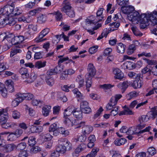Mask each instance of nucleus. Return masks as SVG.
<instances>
[{"label": "nucleus", "instance_id": "obj_1", "mask_svg": "<svg viewBox=\"0 0 157 157\" xmlns=\"http://www.w3.org/2000/svg\"><path fill=\"white\" fill-rule=\"evenodd\" d=\"M151 15L150 12H147L146 13L141 14L140 15L137 11L132 13L128 17L129 20L132 22L136 21V23H139L141 24H146L150 21V15Z\"/></svg>", "mask_w": 157, "mask_h": 157}, {"label": "nucleus", "instance_id": "obj_2", "mask_svg": "<svg viewBox=\"0 0 157 157\" xmlns=\"http://www.w3.org/2000/svg\"><path fill=\"white\" fill-rule=\"evenodd\" d=\"M63 123L66 125L68 127L75 126V129L80 128L85 124L84 121H81L78 119L72 121L68 117H63Z\"/></svg>", "mask_w": 157, "mask_h": 157}, {"label": "nucleus", "instance_id": "obj_3", "mask_svg": "<svg viewBox=\"0 0 157 157\" xmlns=\"http://www.w3.org/2000/svg\"><path fill=\"white\" fill-rule=\"evenodd\" d=\"M13 7H14V5L13 3L11 5H6L2 8L4 16L5 17L13 16Z\"/></svg>", "mask_w": 157, "mask_h": 157}, {"label": "nucleus", "instance_id": "obj_4", "mask_svg": "<svg viewBox=\"0 0 157 157\" xmlns=\"http://www.w3.org/2000/svg\"><path fill=\"white\" fill-rule=\"evenodd\" d=\"M142 78L141 77L140 75L138 74L136 75L135 80H134L132 84V86L134 89L140 88L142 84Z\"/></svg>", "mask_w": 157, "mask_h": 157}, {"label": "nucleus", "instance_id": "obj_5", "mask_svg": "<svg viewBox=\"0 0 157 157\" xmlns=\"http://www.w3.org/2000/svg\"><path fill=\"white\" fill-rule=\"evenodd\" d=\"M80 108L82 112L85 113H89L91 112L88 102L86 101H82L80 102Z\"/></svg>", "mask_w": 157, "mask_h": 157}, {"label": "nucleus", "instance_id": "obj_6", "mask_svg": "<svg viewBox=\"0 0 157 157\" xmlns=\"http://www.w3.org/2000/svg\"><path fill=\"white\" fill-rule=\"evenodd\" d=\"M87 73L85 75V78L87 79L88 77H93L95 74L96 70L93 64L89 63L87 66Z\"/></svg>", "mask_w": 157, "mask_h": 157}, {"label": "nucleus", "instance_id": "obj_7", "mask_svg": "<svg viewBox=\"0 0 157 157\" xmlns=\"http://www.w3.org/2000/svg\"><path fill=\"white\" fill-rule=\"evenodd\" d=\"M49 32V29L46 28L44 29L40 33L38 36L35 38V40L36 42L38 43L42 42L46 40V38L42 39V38L45 36Z\"/></svg>", "mask_w": 157, "mask_h": 157}, {"label": "nucleus", "instance_id": "obj_8", "mask_svg": "<svg viewBox=\"0 0 157 157\" xmlns=\"http://www.w3.org/2000/svg\"><path fill=\"white\" fill-rule=\"evenodd\" d=\"M63 66L62 65H58L53 69H51L47 72L48 75H52L55 74L60 73L63 70Z\"/></svg>", "mask_w": 157, "mask_h": 157}, {"label": "nucleus", "instance_id": "obj_9", "mask_svg": "<svg viewBox=\"0 0 157 157\" xmlns=\"http://www.w3.org/2000/svg\"><path fill=\"white\" fill-rule=\"evenodd\" d=\"M94 16L91 15L88 17L85 20V25H83V27L86 29L87 27L90 25L91 24H95L98 22L96 20L94 19Z\"/></svg>", "mask_w": 157, "mask_h": 157}, {"label": "nucleus", "instance_id": "obj_10", "mask_svg": "<svg viewBox=\"0 0 157 157\" xmlns=\"http://www.w3.org/2000/svg\"><path fill=\"white\" fill-rule=\"evenodd\" d=\"M144 127L145 126L144 125H143L142 126H141V125H140L138 127V128H136L135 127H131L128 129L127 134H137V129H138L139 130L141 129Z\"/></svg>", "mask_w": 157, "mask_h": 157}, {"label": "nucleus", "instance_id": "obj_11", "mask_svg": "<svg viewBox=\"0 0 157 157\" xmlns=\"http://www.w3.org/2000/svg\"><path fill=\"white\" fill-rule=\"evenodd\" d=\"M66 148H56V151L52 152L51 157H59L60 154L64 153L66 151Z\"/></svg>", "mask_w": 157, "mask_h": 157}, {"label": "nucleus", "instance_id": "obj_12", "mask_svg": "<svg viewBox=\"0 0 157 157\" xmlns=\"http://www.w3.org/2000/svg\"><path fill=\"white\" fill-rule=\"evenodd\" d=\"M59 147H71V144L67 140L65 139L60 138L58 140Z\"/></svg>", "mask_w": 157, "mask_h": 157}, {"label": "nucleus", "instance_id": "obj_13", "mask_svg": "<svg viewBox=\"0 0 157 157\" xmlns=\"http://www.w3.org/2000/svg\"><path fill=\"white\" fill-rule=\"evenodd\" d=\"M85 122L84 125L82 126V133L84 135H87L92 132L93 130V127L90 125H85Z\"/></svg>", "mask_w": 157, "mask_h": 157}, {"label": "nucleus", "instance_id": "obj_14", "mask_svg": "<svg viewBox=\"0 0 157 157\" xmlns=\"http://www.w3.org/2000/svg\"><path fill=\"white\" fill-rule=\"evenodd\" d=\"M21 93H19L17 94L16 97L12 102L11 105L13 107L17 106L20 103L23 101Z\"/></svg>", "mask_w": 157, "mask_h": 157}, {"label": "nucleus", "instance_id": "obj_15", "mask_svg": "<svg viewBox=\"0 0 157 157\" xmlns=\"http://www.w3.org/2000/svg\"><path fill=\"white\" fill-rule=\"evenodd\" d=\"M8 118V113L4 112L3 110L0 109V123L2 124L6 122Z\"/></svg>", "mask_w": 157, "mask_h": 157}, {"label": "nucleus", "instance_id": "obj_16", "mask_svg": "<svg viewBox=\"0 0 157 157\" xmlns=\"http://www.w3.org/2000/svg\"><path fill=\"white\" fill-rule=\"evenodd\" d=\"M63 7L62 8L61 10L62 11L66 13H67L70 10H71V6L69 1H67L64 0L63 1Z\"/></svg>", "mask_w": 157, "mask_h": 157}, {"label": "nucleus", "instance_id": "obj_17", "mask_svg": "<svg viewBox=\"0 0 157 157\" xmlns=\"http://www.w3.org/2000/svg\"><path fill=\"white\" fill-rule=\"evenodd\" d=\"M57 129V124L55 123H54L49 126L48 131L50 132H53V135L56 136L59 135Z\"/></svg>", "mask_w": 157, "mask_h": 157}, {"label": "nucleus", "instance_id": "obj_18", "mask_svg": "<svg viewBox=\"0 0 157 157\" xmlns=\"http://www.w3.org/2000/svg\"><path fill=\"white\" fill-rule=\"evenodd\" d=\"M119 116L123 115H132L134 114V113L130 108L125 106L124 107V109L118 114Z\"/></svg>", "mask_w": 157, "mask_h": 157}, {"label": "nucleus", "instance_id": "obj_19", "mask_svg": "<svg viewBox=\"0 0 157 157\" xmlns=\"http://www.w3.org/2000/svg\"><path fill=\"white\" fill-rule=\"evenodd\" d=\"M82 112L81 110L78 108H74L72 114L75 118L80 119L82 118Z\"/></svg>", "mask_w": 157, "mask_h": 157}, {"label": "nucleus", "instance_id": "obj_20", "mask_svg": "<svg viewBox=\"0 0 157 157\" xmlns=\"http://www.w3.org/2000/svg\"><path fill=\"white\" fill-rule=\"evenodd\" d=\"M134 67V63L130 61H127L125 62L121 66V68L124 70L126 69L131 70Z\"/></svg>", "mask_w": 157, "mask_h": 157}, {"label": "nucleus", "instance_id": "obj_21", "mask_svg": "<svg viewBox=\"0 0 157 157\" xmlns=\"http://www.w3.org/2000/svg\"><path fill=\"white\" fill-rule=\"evenodd\" d=\"M74 107L70 106L64 110L63 117H68L73 113Z\"/></svg>", "mask_w": 157, "mask_h": 157}, {"label": "nucleus", "instance_id": "obj_22", "mask_svg": "<svg viewBox=\"0 0 157 157\" xmlns=\"http://www.w3.org/2000/svg\"><path fill=\"white\" fill-rule=\"evenodd\" d=\"M37 77V75L34 72H32L30 75L27 78L25 82L28 83H30L34 82Z\"/></svg>", "mask_w": 157, "mask_h": 157}, {"label": "nucleus", "instance_id": "obj_23", "mask_svg": "<svg viewBox=\"0 0 157 157\" xmlns=\"http://www.w3.org/2000/svg\"><path fill=\"white\" fill-rule=\"evenodd\" d=\"M128 83L127 81H124L123 82L118 83L117 86L119 89L121 90L122 93L124 92L128 86Z\"/></svg>", "mask_w": 157, "mask_h": 157}, {"label": "nucleus", "instance_id": "obj_24", "mask_svg": "<svg viewBox=\"0 0 157 157\" xmlns=\"http://www.w3.org/2000/svg\"><path fill=\"white\" fill-rule=\"evenodd\" d=\"M13 17L12 16L6 17V25L8 24L10 26H12L15 24L16 21Z\"/></svg>", "mask_w": 157, "mask_h": 157}, {"label": "nucleus", "instance_id": "obj_25", "mask_svg": "<svg viewBox=\"0 0 157 157\" xmlns=\"http://www.w3.org/2000/svg\"><path fill=\"white\" fill-rule=\"evenodd\" d=\"M103 8H100L98 9L96 13V18L95 19L96 20L97 22H98L101 20L103 19L102 16L103 12Z\"/></svg>", "mask_w": 157, "mask_h": 157}, {"label": "nucleus", "instance_id": "obj_26", "mask_svg": "<svg viewBox=\"0 0 157 157\" xmlns=\"http://www.w3.org/2000/svg\"><path fill=\"white\" fill-rule=\"evenodd\" d=\"M125 46L121 43L117 44L116 47V50L117 53L122 54L124 52Z\"/></svg>", "mask_w": 157, "mask_h": 157}, {"label": "nucleus", "instance_id": "obj_27", "mask_svg": "<svg viewBox=\"0 0 157 157\" xmlns=\"http://www.w3.org/2000/svg\"><path fill=\"white\" fill-rule=\"evenodd\" d=\"M51 107L50 105H46L42 108V113L43 116L45 117L48 116L50 111Z\"/></svg>", "mask_w": 157, "mask_h": 157}, {"label": "nucleus", "instance_id": "obj_28", "mask_svg": "<svg viewBox=\"0 0 157 157\" xmlns=\"http://www.w3.org/2000/svg\"><path fill=\"white\" fill-rule=\"evenodd\" d=\"M73 93L76 95V96L78 98V101H79L80 100H81L84 99V96L82 94L80 91H78L77 89H75L72 90Z\"/></svg>", "mask_w": 157, "mask_h": 157}, {"label": "nucleus", "instance_id": "obj_29", "mask_svg": "<svg viewBox=\"0 0 157 157\" xmlns=\"http://www.w3.org/2000/svg\"><path fill=\"white\" fill-rule=\"evenodd\" d=\"M75 80L79 84L78 87H82L84 85V79L81 75H78Z\"/></svg>", "mask_w": 157, "mask_h": 157}, {"label": "nucleus", "instance_id": "obj_30", "mask_svg": "<svg viewBox=\"0 0 157 157\" xmlns=\"http://www.w3.org/2000/svg\"><path fill=\"white\" fill-rule=\"evenodd\" d=\"M22 99H23V101L24 99L26 100H30L34 98V96L33 94L29 93H21Z\"/></svg>", "mask_w": 157, "mask_h": 157}, {"label": "nucleus", "instance_id": "obj_31", "mask_svg": "<svg viewBox=\"0 0 157 157\" xmlns=\"http://www.w3.org/2000/svg\"><path fill=\"white\" fill-rule=\"evenodd\" d=\"M126 141V140L125 138H122L120 139H116L114 143L116 146H120L121 145L124 144Z\"/></svg>", "mask_w": 157, "mask_h": 157}, {"label": "nucleus", "instance_id": "obj_32", "mask_svg": "<svg viewBox=\"0 0 157 157\" xmlns=\"http://www.w3.org/2000/svg\"><path fill=\"white\" fill-rule=\"evenodd\" d=\"M51 14L55 16L56 20L57 21H62L63 17L62 13L59 11H57L51 13Z\"/></svg>", "mask_w": 157, "mask_h": 157}, {"label": "nucleus", "instance_id": "obj_33", "mask_svg": "<svg viewBox=\"0 0 157 157\" xmlns=\"http://www.w3.org/2000/svg\"><path fill=\"white\" fill-rule=\"evenodd\" d=\"M30 129L31 131L33 133L39 132L42 131L43 128L41 126L36 127L34 125H32L31 126Z\"/></svg>", "mask_w": 157, "mask_h": 157}, {"label": "nucleus", "instance_id": "obj_34", "mask_svg": "<svg viewBox=\"0 0 157 157\" xmlns=\"http://www.w3.org/2000/svg\"><path fill=\"white\" fill-rule=\"evenodd\" d=\"M46 62L38 61L35 62L34 67L37 69H40L44 67L46 65Z\"/></svg>", "mask_w": 157, "mask_h": 157}, {"label": "nucleus", "instance_id": "obj_35", "mask_svg": "<svg viewBox=\"0 0 157 157\" xmlns=\"http://www.w3.org/2000/svg\"><path fill=\"white\" fill-rule=\"evenodd\" d=\"M0 94L3 98L7 97V91L6 87L4 85L0 88Z\"/></svg>", "mask_w": 157, "mask_h": 157}, {"label": "nucleus", "instance_id": "obj_36", "mask_svg": "<svg viewBox=\"0 0 157 157\" xmlns=\"http://www.w3.org/2000/svg\"><path fill=\"white\" fill-rule=\"evenodd\" d=\"M138 95V93L136 91H133L128 94L127 95V97L128 100H130L132 98L137 97Z\"/></svg>", "mask_w": 157, "mask_h": 157}, {"label": "nucleus", "instance_id": "obj_37", "mask_svg": "<svg viewBox=\"0 0 157 157\" xmlns=\"http://www.w3.org/2000/svg\"><path fill=\"white\" fill-rule=\"evenodd\" d=\"M150 118L154 119L157 116V110L154 109H152L151 110L147 113Z\"/></svg>", "mask_w": 157, "mask_h": 157}, {"label": "nucleus", "instance_id": "obj_38", "mask_svg": "<svg viewBox=\"0 0 157 157\" xmlns=\"http://www.w3.org/2000/svg\"><path fill=\"white\" fill-rule=\"evenodd\" d=\"M47 17L43 14L40 15L37 17V22L39 24L44 23L47 19Z\"/></svg>", "mask_w": 157, "mask_h": 157}, {"label": "nucleus", "instance_id": "obj_39", "mask_svg": "<svg viewBox=\"0 0 157 157\" xmlns=\"http://www.w3.org/2000/svg\"><path fill=\"white\" fill-rule=\"evenodd\" d=\"M22 12V10L21 7H16L14 8V7H13V16L19 15L21 14Z\"/></svg>", "mask_w": 157, "mask_h": 157}, {"label": "nucleus", "instance_id": "obj_40", "mask_svg": "<svg viewBox=\"0 0 157 157\" xmlns=\"http://www.w3.org/2000/svg\"><path fill=\"white\" fill-rule=\"evenodd\" d=\"M122 96V95L120 94H116L112 97L110 99V101L113 102L114 104H116L118 101L121 98Z\"/></svg>", "mask_w": 157, "mask_h": 157}, {"label": "nucleus", "instance_id": "obj_41", "mask_svg": "<svg viewBox=\"0 0 157 157\" xmlns=\"http://www.w3.org/2000/svg\"><path fill=\"white\" fill-rule=\"evenodd\" d=\"M19 72L22 75L23 78H26L29 75L28 73L27 70L25 68H21L19 70Z\"/></svg>", "mask_w": 157, "mask_h": 157}, {"label": "nucleus", "instance_id": "obj_42", "mask_svg": "<svg viewBox=\"0 0 157 157\" xmlns=\"http://www.w3.org/2000/svg\"><path fill=\"white\" fill-rule=\"evenodd\" d=\"M131 29L135 35L140 36H141L143 35V34L139 31L136 27H132L131 28Z\"/></svg>", "mask_w": 157, "mask_h": 157}, {"label": "nucleus", "instance_id": "obj_43", "mask_svg": "<svg viewBox=\"0 0 157 157\" xmlns=\"http://www.w3.org/2000/svg\"><path fill=\"white\" fill-rule=\"evenodd\" d=\"M92 77H88V78L87 79L86 78V89L88 92H89L90 91L89 88L90 87L91 85L92 82L91 80V79Z\"/></svg>", "mask_w": 157, "mask_h": 157}, {"label": "nucleus", "instance_id": "obj_44", "mask_svg": "<svg viewBox=\"0 0 157 157\" xmlns=\"http://www.w3.org/2000/svg\"><path fill=\"white\" fill-rule=\"evenodd\" d=\"M58 133L64 135V136H66L69 135V132L67 130H66L63 127H60L58 129Z\"/></svg>", "mask_w": 157, "mask_h": 157}, {"label": "nucleus", "instance_id": "obj_45", "mask_svg": "<svg viewBox=\"0 0 157 157\" xmlns=\"http://www.w3.org/2000/svg\"><path fill=\"white\" fill-rule=\"evenodd\" d=\"M86 136L82 134V135L77 137V138L75 139L74 141L76 142L79 141V142H84L86 140Z\"/></svg>", "mask_w": 157, "mask_h": 157}, {"label": "nucleus", "instance_id": "obj_46", "mask_svg": "<svg viewBox=\"0 0 157 157\" xmlns=\"http://www.w3.org/2000/svg\"><path fill=\"white\" fill-rule=\"evenodd\" d=\"M46 81L47 84L51 86H52L54 84V80L53 78L49 76L47 77Z\"/></svg>", "mask_w": 157, "mask_h": 157}, {"label": "nucleus", "instance_id": "obj_47", "mask_svg": "<svg viewBox=\"0 0 157 157\" xmlns=\"http://www.w3.org/2000/svg\"><path fill=\"white\" fill-rule=\"evenodd\" d=\"M35 138L33 136L29 137L28 144L30 147H33L36 144Z\"/></svg>", "mask_w": 157, "mask_h": 157}, {"label": "nucleus", "instance_id": "obj_48", "mask_svg": "<svg viewBox=\"0 0 157 157\" xmlns=\"http://www.w3.org/2000/svg\"><path fill=\"white\" fill-rule=\"evenodd\" d=\"M42 10L41 8H37L30 11L29 12V13L30 16H33L35 15L36 13H39Z\"/></svg>", "mask_w": 157, "mask_h": 157}, {"label": "nucleus", "instance_id": "obj_49", "mask_svg": "<svg viewBox=\"0 0 157 157\" xmlns=\"http://www.w3.org/2000/svg\"><path fill=\"white\" fill-rule=\"evenodd\" d=\"M135 49V45L133 44L129 46L127 49V53L128 55H131L134 52Z\"/></svg>", "mask_w": 157, "mask_h": 157}, {"label": "nucleus", "instance_id": "obj_50", "mask_svg": "<svg viewBox=\"0 0 157 157\" xmlns=\"http://www.w3.org/2000/svg\"><path fill=\"white\" fill-rule=\"evenodd\" d=\"M116 105V104H114L113 102L111 101L110 100L109 102L107 104L106 106V109L107 110H112L115 107V106Z\"/></svg>", "mask_w": 157, "mask_h": 157}, {"label": "nucleus", "instance_id": "obj_51", "mask_svg": "<svg viewBox=\"0 0 157 157\" xmlns=\"http://www.w3.org/2000/svg\"><path fill=\"white\" fill-rule=\"evenodd\" d=\"M99 151L98 148H93L91 151L90 153V154H88L87 155H89L90 157H95L97 153Z\"/></svg>", "mask_w": 157, "mask_h": 157}, {"label": "nucleus", "instance_id": "obj_52", "mask_svg": "<svg viewBox=\"0 0 157 157\" xmlns=\"http://www.w3.org/2000/svg\"><path fill=\"white\" fill-rule=\"evenodd\" d=\"M129 0H117V3L122 6L127 5L128 2Z\"/></svg>", "mask_w": 157, "mask_h": 157}, {"label": "nucleus", "instance_id": "obj_53", "mask_svg": "<svg viewBox=\"0 0 157 157\" xmlns=\"http://www.w3.org/2000/svg\"><path fill=\"white\" fill-rule=\"evenodd\" d=\"M60 40V37L59 36V35H57L53 37L52 42L54 44H56L59 42Z\"/></svg>", "mask_w": 157, "mask_h": 157}, {"label": "nucleus", "instance_id": "obj_54", "mask_svg": "<svg viewBox=\"0 0 157 157\" xmlns=\"http://www.w3.org/2000/svg\"><path fill=\"white\" fill-rule=\"evenodd\" d=\"M111 154H113L112 157H121V156L118 151L111 150L109 151Z\"/></svg>", "mask_w": 157, "mask_h": 157}, {"label": "nucleus", "instance_id": "obj_55", "mask_svg": "<svg viewBox=\"0 0 157 157\" xmlns=\"http://www.w3.org/2000/svg\"><path fill=\"white\" fill-rule=\"evenodd\" d=\"M121 10L122 13L124 14H128L130 13V8L128 6H122Z\"/></svg>", "mask_w": 157, "mask_h": 157}, {"label": "nucleus", "instance_id": "obj_56", "mask_svg": "<svg viewBox=\"0 0 157 157\" xmlns=\"http://www.w3.org/2000/svg\"><path fill=\"white\" fill-rule=\"evenodd\" d=\"M118 70V71L119 72H118V75H116V76H114V78L115 79H122L124 76L123 73L120 70Z\"/></svg>", "mask_w": 157, "mask_h": 157}, {"label": "nucleus", "instance_id": "obj_57", "mask_svg": "<svg viewBox=\"0 0 157 157\" xmlns=\"http://www.w3.org/2000/svg\"><path fill=\"white\" fill-rule=\"evenodd\" d=\"M112 87L111 85L109 84H104L99 86V87L100 88L104 90L109 89Z\"/></svg>", "mask_w": 157, "mask_h": 157}, {"label": "nucleus", "instance_id": "obj_58", "mask_svg": "<svg viewBox=\"0 0 157 157\" xmlns=\"http://www.w3.org/2000/svg\"><path fill=\"white\" fill-rule=\"evenodd\" d=\"M156 152V150L155 148H148L147 149V152L151 156L155 155Z\"/></svg>", "mask_w": 157, "mask_h": 157}, {"label": "nucleus", "instance_id": "obj_59", "mask_svg": "<svg viewBox=\"0 0 157 157\" xmlns=\"http://www.w3.org/2000/svg\"><path fill=\"white\" fill-rule=\"evenodd\" d=\"M98 48V46L97 45L94 46L90 48L89 50V53L91 54H93L97 51Z\"/></svg>", "mask_w": 157, "mask_h": 157}, {"label": "nucleus", "instance_id": "obj_60", "mask_svg": "<svg viewBox=\"0 0 157 157\" xmlns=\"http://www.w3.org/2000/svg\"><path fill=\"white\" fill-rule=\"evenodd\" d=\"M59 25L62 26V29L65 31H68L70 29V26L67 24H65L64 22H61Z\"/></svg>", "mask_w": 157, "mask_h": 157}, {"label": "nucleus", "instance_id": "obj_61", "mask_svg": "<svg viewBox=\"0 0 157 157\" xmlns=\"http://www.w3.org/2000/svg\"><path fill=\"white\" fill-rule=\"evenodd\" d=\"M12 116L14 119H17L20 118V113L19 112L17 111H14L12 112Z\"/></svg>", "mask_w": 157, "mask_h": 157}, {"label": "nucleus", "instance_id": "obj_62", "mask_svg": "<svg viewBox=\"0 0 157 157\" xmlns=\"http://www.w3.org/2000/svg\"><path fill=\"white\" fill-rule=\"evenodd\" d=\"M15 40L17 44H20L24 41V37L22 36H15Z\"/></svg>", "mask_w": 157, "mask_h": 157}, {"label": "nucleus", "instance_id": "obj_63", "mask_svg": "<svg viewBox=\"0 0 157 157\" xmlns=\"http://www.w3.org/2000/svg\"><path fill=\"white\" fill-rule=\"evenodd\" d=\"M43 53V52H38L35 53L34 58L35 59H39L42 57Z\"/></svg>", "mask_w": 157, "mask_h": 157}, {"label": "nucleus", "instance_id": "obj_64", "mask_svg": "<svg viewBox=\"0 0 157 157\" xmlns=\"http://www.w3.org/2000/svg\"><path fill=\"white\" fill-rule=\"evenodd\" d=\"M118 106L115 107L110 112V115L113 116L116 115L118 113Z\"/></svg>", "mask_w": 157, "mask_h": 157}]
</instances>
